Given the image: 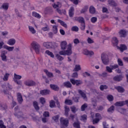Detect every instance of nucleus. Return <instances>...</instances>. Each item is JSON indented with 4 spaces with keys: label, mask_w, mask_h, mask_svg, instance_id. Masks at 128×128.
I'll return each instance as SVG.
<instances>
[{
    "label": "nucleus",
    "mask_w": 128,
    "mask_h": 128,
    "mask_svg": "<svg viewBox=\"0 0 128 128\" xmlns=\"http://www.w3.org/2000/svg\"><path fill=\"white\" fill-rule=\"evenodd\" d=\"M72 44H69L68 46V50H62L59 52L60 56H72Z\"/></svg>",
    "instance_id": "nucleus-1"
},
{
    "label": "nucleus",
    "mask_w": 128,
    "mask_h": 128,
    "mask_svg": "<svg viewBox=\"0 0 128 128\" xmlns=\"http://www.w3.org/2000/svg\"><path fill=\"white\" fill-rule=\"evenodd\" d=\"M53 8H62V4L60 2H58V4H54V5H53Z\"/></svg>",
    "instance_id": "nucleus-58"
},
{
    "label": "nucleus",
    "mask_w": 128,
    "mask_h": 128,
    "mask_svg": "<svg viewBox=\"0 0 128 128\" xmlns=\"http://www.w3.org/2000/svg\"><path fill=\"white\" fill-rule=\"evenodd\" d=\"M64 103L66 104L72 106V100H66Z\"/></svg>",
    "instance_id": "nucleus-42"
},
{
    "label": "nucleus",
    "mask_w": 128,
    "mask_h": 128,
    "mask_svg": "<svg viewBox=\"0 0 128 128\" xmlns=\"http://www.w3.org/2000/svg\"><path fill=\"white\" fill-rule=\"evenodd\" d=\"M107 112L110 114H112L114 112V106H112L108 109Z\"/></svg>",
    "instance_id": "nucleus-30"
},
{
    "label": "nucleus",
    "mask_w": 128,
    "mask_h": 128,
    "mask_svg": "<svg viewBox=\"0 0 128 128\" xmlns=\"http://www.w3.org/2000/svg\"><path fill=\"white\" fill-rule=\"evenodd\" d=\"M22 78V76L16 74V73L14 74V80H20Z\"/></svg>",
    "instance_id": "nucleus-53"
},
{
    "label": "nucleus",
    "mask_w": 128,
    "mask_h": 128,
    "mask_svg": "<svg viewBox=\"0 0 128 128\" xmlns=\"http://www.w3.org/2000/svg\"><path fill=\"white\" fill-rule=\"evenodd\" d=\"M116 90H117L118 92H120L122 94V92H124V88L120 86H114Z\"/></svg>",
    "instance_id": "nucleus-16"
},
{
    "label": "nucleus",
    "mask_w": 128,
    "mask_h": 128,
    "mask_svg": "<svg viewBox=\"0 0 128 128\" xmlns=\"http://www.w3.org/2000/svg\"><path fill=\"white\" fill-rule=\"evenodd\" d=\"M92 22L93 24H94V22H96V20H98V18L96 17H92L90 20Z\"/></svg>",
    "instance_id": "nucleus-61"
},
{
    "label": "nucleus",
    "mask_w": 128,
    "mask_h": 128,
    "mask_svg": "<svg viewBox=\"0 0 128 128\" xmlns=\"http://www.w3.org/2000/svg\"><path fill=\"white\" fill-rule=\"evenodd\" d=\"M4 48H6V50H7L8 52H12L14 50V46H8L6 45H4L3 46Z\"/></svg>",
    "instance_id": "nucleus-19"
},
{
    "label": "nucleus",
    "mask_w": 128,
    "mask_h": 128,
    "mask_svg": "<svg viewBox=\"0 0 128 128\" xmlns=\"http://www.w3.org/2000/svg\"><path fill=\"white\" fill-rule=\"evenodd\" d=\"M101 60L104 64L108 66V62H110V60L108 59V56L106 54H102L101 56Z\"/></svg>",
    "instance_id": "nucleus-4"
},
{
    "label": "nucleus",
    "mask_w": 128,
    "mask_h": 128,
    "mask_svg": "<svg viewBox=\"0 0 128 128\" xmlns=\"http://www.w3.org/2000/svg\"><path fill=\"white\" fill-rule=\"evenodd\" d=\"M70 110H71V111L72 112H73L74 114H76V112H78V109H76V107L75 106H71Z\"/></svg>",
    "instance_id": "nucleus-43"
},
{
    "label": "nucleus",
    "mask_w": 128,
    "mask_h": 128,
    "mask_svg": "<svg viewBox=\"0 0 128 128\" xmlns=\"http://www.w3.org/2000/svg\"><path fill=\"white\" fill-rule=\"evenodd\" d=\"M24 84L28 86H34L36 85V82L32 80H27L24 82Z\"/></svg>",
    "instance_id": "nucleus-8"
},
{
    "label": "nucleus",
    "mask_w": 128,
    "mask_h": 128,
    "mask_svg": "<svg viewBox=\"0 0 128 128\" xmlns=\"http://www.w3.org/2000/svg\"><path fill=\"white\" fill-rule=\"evenodd\" d=\"M50 88L52 90H55V92H58V90H60V87L54 84H50Z\"/></svg>",
    "instance_id": "nucleus-13"
},
{
    "label": "nucleus",
    "mask_w": 128,
    "mask_h": 128,
    "mask_svg": "<svg viewBox=\"0 0 128 128\" xmlns=\"http://www.w3.org/2000/svg\"><path fill=\"white\" fill-rule=\"evenodd\" d=\"M58 22H60V24L61 26H64L66 28H68V25H66V24L64 21L58 19Z\"/></svg>",
    "instance_id": "nucleus-28"
},
{
    "label": "nucleus",
    "mask_w": 128,
    "mask_h": 128,
    "mask_svg": "<svg viewBox=\"0 0 128 128\" xmlns=\"http://www.w3.org/2000/svg\"><path fill=\"white\" fill-rule=\"evenodd\" d=\"M45 52L46 54L50 56L51 58H54V54L52 52H50V50H47Z\"/></svg>",
    "instance_id": "nucleus-36"
},
{
    "label": "nucleus",
    "mask_w": 128,
    "mask_h": 128,
    "mask_svg": "<svg viewBox=\"0 0 128 128\" xmlns=\"http://www.w3.org/2000/svg\"><path fill=\"white\" fill-rule=\"evenodd\" d=\"M118 66H124V62H122V59L120 58L118 59Z\"/></svg>",
    "instance_id": "nucleus-50"
},
{
    "label": "nucleus",
    "mask_w": 128,
    "mask_h": 128,
    "mask_svg": "<svg viewBox=\"0 0 128 128\" xmlns=\"http://www.w3.org/2000/svg\"><path fill=\"white\" fill-rule=\"evenodd\" d=\"M108 86L106 85H101L100 87V90H107Z\"/></svg>",
    "instance_id": "nucleus-52"
},
{
    "label": "nucleus",
    "mask_w": 128,
    "mask_h": 128,
    "mask_svg": "<svg viewBox=\"0 0 128 128\" xmlns=\"http://www.w3.org/2000/svg\"><path fill=\"white\" fill-rule=\"evenodd\" d=\"M78 92L82 97L83 98L84 100H86V95L84 92L82 90H78Z\"/></svg>",
    "instance_id": "nucleus-27"
},
{
    "label": "nucleus",
    "mask_w": 128,
    "mask_h": 128,
    "mask_svg": "<svg viewBox=\"0 0 128 128\" xmlns=\"http://www.w3.org/2000/svg\"><path fill=\"white\" fill-rule=\"evenodd\" d=\"M82 76L84 78H86L87 76H90V74L88 73V72H86L82 74Z\"/></svg>",
    "instance_id": "nucleus-60"
},
{
    "label": "nucleus",
    "mask_w": 128,
    "mask_h": 128,
    "mask_svg": "<svg viewBox=\"0 0 128 128\" xmlns=\"http://www.w3.org/2000/svg\"><path fill=\"white\" fill-rule=\"evenodd\" d=\"M112 44H114L115 46H118V40L116 37H114L112 38Z\"/></svg>",
    "instance_id": "nucleus-32"
},
{
    "label": "nucleus",
    "mask_w": 128,
    "mask_h": 128,
    "mask_svg": "<svg viewBox=\"0 0 128 128\" xmlns=\"http://www.w3.org/2000/svg\"><path fill=\"white\" fill-rule=\"evenodd\" d=\"M43 46L46 48H52V43L48 42H44L43 43Z\"/></svg>",
    "instance_id": "nucleus-22"
},
{
    "label": "nucleus",
    "mask_w": 128,
    "mask_h": 128,
    "mask_svg": "<svg viewBox=\"0 0 128 128\" xmlns=\"http://www.w3.org/2000/svg\"><path fill=\"white\" fill-rule=\"evenodd\" d=\"M30 32H31V33L32 34H34L36 32V31L34 29V28L32 26H28Z\"/></svg>",
    "instance_id": "nucleus-29"
},
{
    "label": "nucleus",
    "mask_w": 128,
    "mask_h": 128,
    "mask_svg": "<svg viewBox=\"0 0 128 128\" xmlns=\"http://www.w3.org/2000/svg\"><path fill=\"white\" fill-rule=\"evenodd\" d=\"M91 102L93 106H98L96 100L92 98Z\"/></svg>",
    "instance_id": "nucleus-46"
},
{
    "label": "nucleus",
    "mask_w": 128,
    "mask_h": 128,
    "mask_svg": "<svg viewBox=\"0 0 128 128\" xmlns=\"http://www.w3.org/2000/svg\"><path fill=\"white\" fill-rule=\"evenodd\" d=\"M58 118H60V116L59 115H56V116H54L52 117V120L56 122H58Z\"/></svg>",
    "instance_id": "nucleus-48"
},
{
    "label": "nucleus",
    "mask_w": 128,
    "mask_h": 128,
    "mask_svg": "<svg viewBox=\"0 0 128 128\" xmlns=\"http://www.w3.org/2000/svg\"><path fill=\"white\" fill-rule=\"evenodd\" d=\"M52 30L54 34H57L58 33V27L56 26H52Z\"/></svg>",
    "instance_id": "nucleus-56"
},
{
    "label": "nucleus",
    "mask_w": 128,
    "mask_h": 128,
    "mask_svg": "<svg viewBox=\"0 0 128 128\" xmlns=\"http://www.w3.org/2000/svg\"><path fill=\"white\" fill-rule=\"evenodd\" d=\"M77 20L81 24H84V18L82 17H78L77 18Z\"/></svg>",
    "instance_id": "nucleus-40"
},
{
    "label": "nucleus",
    "mask_w": 128,
    "mask_h": 128,
    "mask_svg": "<svg viewBox=\"0 0 128 128\" xmlns=\"http://www.w3.org/2000/svg\"><path fill=\"white\" fill-rule=\"evenodd\" d=\"M89 12L92 14H96V8L92 6H91L89 8Z\"/></svg>",
    "instance_id": "nucleus-24"
},
{
    "label": "nucleus",
    "mask_w": 128,
    "mask_h": 128,
    "mask_svg": "<svg viewBox=\"0 0 128 128\" xmlns=\"http://www.w3.org/2000/svg\"><path fill=\"white\" fill-rule=\"evenodd\" d=\"M6 54H8V51L6 50H4L2 52L0 56L3 62H6Z\"/></svg>",
    "instance_id": "nucleus-9"
},
{
    "label": "nucleus",
    "mask_w": 128,
    "mask_h": 128,
    "mask_svg": "<svg viewBox=\"0 0 128 128\" xmlns=\"http://www.w3.org/2000/svg\"><path fill=\"white\" fill-rule=\"evenodd\" d=\"M40 92L42 96H48V94H50V90H40Z\"/></svg>",
    "instance_id": "nucleus-10"
},
{
    "label": "nucleus",
    "mask_w": 128,
    "mask_h": 128,
    "mask_svg": "<svg viewBox=\"0 0 128 128\" xmlns=\"http://www.w3.org/2000/svg\"><path fill=\"white\" fill-rule=\"evenodd\" d=\"M61 50H68V42L66 41H63L61 42L60 44Z\"/></svg>",
    "instance_id": "nucleus-7"
},
{
    "label": "nucleus",
    "mask_w": 128,
    "mask_h": 128,
    "mask_svg": "<svg viewBox=\"0 0 128 128\" xmlns=\"http://www.w3.org/2000/svg\"><path fill=\"white\" fill-rule=\"evenodd\" d=\"M120 38H126V31L124 30H121L119 32Z\"/></svg>",
    "instance_id": "nucleus-12"
},
{
    "label": "nucleus",
    "mask_w": 128,
    "mask_h": 128,
    "mask_svg": "<svg viewBox=\"0 0 128 128\" xmlns=\"http://www.w3.org/2000/svg\"><path fill=\"white\" fill-rule=\"evenodd\" d=\"M106 70H107V72H112V68H110L108 66H106Z\"/></svg>",
    "instance_id": "nucleus-59"
},
{
    "label": "nucleus",
    "mask_w": 128,
    "mask_h": 128,
    "mask_svg": "<svg viewBox=\"0 0 128 128\" xmlns=\"http://www.w3.org/2000/svg\"><path fill=\"white\" fill-rule=\"evenodd\" d=\"M0 108L1 110H6L8 108V106L6 104H0Z\"/></svg>",
    "instance_id": "nucleus-51"
},
{
    "label": "nucleus",
    "mask_w": 128,
    "mask_h": 128,
    "mask_svg": "<svg viewBox=\"0 0 128 128\" xmlns=\"http://www.w3.org/2000/svg\"><path fill=\"white\" fill-rule=\"evenodd\" d=\"M65 88H72V83L70 82V81L66 82L63 84Z\"/></svg>",
    "instance_id": "nucleus-18"
},
{
    "label": "nucleus",
    "mask_w": 128,
    "mask_h": 128,
    "mask_svg": "<svg viewBox=\"0 0 128 128\" xmlns=\"http://www.w3.org/2000/svg\"><path fill=\"white\" fill-rule=\"evenodd\" d=\"M73 126L74 128H80V122H75L74 123Z\"/></svg>",
    "instance_id": "nucleus-49"
},
{
    "label": "nucleus",
    "mask_w": 128,
    "mask_h": 128,
    "mask_svg": "<svg viewBox=\"0 0 128 128\" xmlns=\"http://www.w3.org/2000/svg\"><path fill=\"white\" fill-rule=\"evenodd\" d=\"M1 8H3L4 10H8V3H4L1 6Z\"/></svg>",
    "instance_id": "nucleus-25"
},
{
    "label": "nucleus",
    "mask_w": 128,
    "mask_h": 128,
    "mask_svg": "<svg viewBox=\"0 0 128 128\" xmlns=\"http://www.w3.org/2000/svg\"><path fill=\"white\" fill-rule=\"evenodd\" d=\"M32 16H34L35 18H42V16H40V14L34 12H32Z\"/></svg>",
    "instance_id": "nucleus-34"
},
{
    "label": "nucleus",
    "mask_w": 128,
    "mask_h": 128,
    "mask_svg": "<svg viewBox=\"0 0 128 128\" xmlns=\"http://www.w3.org/2000/svg\"><path fill=\"white\" fill-rule=\"evenodd\" d=\"M88 104L86 103H85L84 104H82V106H81V110L82 112H84V110H86V108H88Z\"/></svg>",
    "instance_id": "nucleus-33"
},
{
    "label": "nucleus",
    "mask_w": 128,
    "mask_h": 128,
    "mask_svg": "<svg viewBox=\"0 0 128 128\" xmlns=\"http://www.w3.org/2000/svg\"><path fill=\"white\" fill-rule=\"evenodd\" d=\"M33 106L36 110H40V106H38V103L36 101L33 102Z\"/></svg>",
    "instance_id": "nucleus-26"
},
{
    "label": "nucleus",
    "mask_w": 128,
    "mask_h": 128,
    "mask_svg": "<svg viewBox=\"0 0 128 128\" xmlns=\"http://www.w3.org/2000/svg\"><path fill=\"white\" fill-rule=\"evenodd\" d=\"M8 76H10V74L6 73L3 78V80H4V82H6L8 80Z\"/></svg>",
    "instance_id": "nucleus-44"
},
{
    "label": "nucleus",
    "mask_w": 128,
    "mask_h": 128,
    "mask_svg": "<svg viewBox=\"0 0 128 128\" xmlns=\"http://www.w3.org/2000/svg\"><path fill=\"white\" fill-rule=\"evenodd\" d=\"M88 120V116L86 114H84L81 116V120L82 122H86V120Z\"/></svg>",
    "instance_id": "nucleus-47"
},
{
    "label": "nucleus",
    "mask_w": 128,
    "mask_h": 128,
    "mask_svg": "<svg viewBox=\"0 0 128 128\" xmlns=\"http://www.w3.org/2000/svg\"><path fill=\"white\" fill-rule=\"evenodd\" d=\"M78 75L77 72L73 73L72 75V77L74 78H78Z\"/></svg>",
    "instance_id": "nucleus-62"
},
{
    "label": "nucleus",
    "mask_w": 128,
    "mask_h": 128,
    "mask_svg": "<svg viewBox=\"0 0 128 128\" xmlns=\"http://www.w3.org/2000/svg\"><path fill=\"white\" fill-rule=\"evenodd\" d=\"M50 106L51 108H54L56 106V102L54 100H51L50 102Z\"/></svg>",
    "instance_id": "nucleus-41"
},
{
    "label": "nucleus",
    "mask_w": 128,
    "mask_h": 128,
    "mask_svg": "<svg viewBox=\"0 0 128 128\" xmlns=\"http://www.w3.org/2000/svg\"><path fill=\"white\" fill-rule=\"evenodd\" d=\"M123 78H124V76L122 75H118L114 76L113 78V80L116 82H120V80H122Z\"/></svg>",
    "instance_id": "nucleus-14"
},
{
    "label": "nucleus",
    "mask_w": 128,
    "mask_h": 128,
    "mask_svg": "<svg viewBox=\"0 0 128 128\" xmlns=\"http://www.w3.org/2000/svg\"><path fill=\"white\" fill-rule=\"evenodd\" d=\"M100 119L95 118L92 120L93 124H98V122H100Z\"/></svg>",
    "instance_id": "nucleus-45"
},
{
    "label": "nucleus",
    "mask_w": 128,
    "mask_h": 128,
    "mask_svg": "<svg viewBox=\"0 0 128 128\" xmlns=\"http://www.w3.org/2000/svg\"><path fill=\"white\" fill-rule=\"evenodd\" d=\"M88 6H84V8L81 10L80 13L84 14V12H88Z\"/></svg>",
    "instance_id": "nucleus-37"
},
{
    "label": "nucleus",
    "mask_w": 128,
    "mask_h": 128,
    "mask_svg": "<svg viewBox=\"0 0 128 128\" xmlns=\"http://www.w3.org/2000/svg\"><path fill=\"white\" fill-rule=\"evenodd\" d=\"M86 28V23H82L80 25V29L82 30H84V29Z\"/></svg>",
    "instance_id": "nucleus-63"
},
{
    "label": "nucleus",
    "mask_w": 128,
    "mask_h": 128,
    "mask_svg": "<svg viewBox=\"0 0 128 128\" xmlns=\"http://www.w3.org/2000/svg\"><path fill=\"white\" fill-rule=\"evenodd\" d=\"M108 4L110 6H116L117 4L114 1V0H108Z\"/></svg>",
    "instance_id": "nucleus-39"
},
{
    "label": "nucleus",
    "mask_w": 128,
    "mask_h": 128,
    "mask_svg": "<svg viewBox=\"0 0 128 128\" xmlns=\"http://www.w3.org/2000/svg\"><path fill=\"white\" fill-rule=\"evenodd\" d=\"M74 8L72 6L69 10V16H70V18H72L74 16Z\"/></svg>",
    "instance_id": "nucleus-20"
},
{
    "label": "nucleus",
    "mask_w": 128,
    "mask_h": 128,
    "mask_svg": "<svg viewBox=\"0 0 128 128\" xmlns=\"http://www.w3.org/2000/svg\"><path fill=\"white\" fill-rule=\"evenodd\" d=\"M107 98L109 102H112L114 100V96L112 95H108L107 96Z\"/></svg>",
    "instance_id": "nucleus-55"
},
{
    "label": "nucleus",
    "mask_w": 128,
    "mask_h": 128,
    "mask_svg": "<svg viewBox=\"0 0 128 128\" xmlns=\"http://www.w3.org/2000/svg\"><path fill=\"white\" fill-rule=\"evenodd\" d=\"M2 88H3V92H4L5 94H8V91L12 90V86L10 85V83H7L2 84Z\"/></svg>",
    "instance_id": "nucleus-3"
},
{
    "label": "nucleus",
    "mask_w": 128,
    "mask_h": 128,
    "mask_svg": "<svg viewBox=\"0 0 128 128\" xmlns=\"http://www.w3.org/2000/svg\"><path fill=\"white\" fill-rule=\"evenodd\" d=\"M82 70V68H80V64H76L75 66V68L73 70V72H78L79 70Z\"/></svg>",
    "instance_id": "nucleus-31"
},
{
    "label": "nucleus",
    "mask_w": 128,
    "mask_h": 128,
    "mask_svg": "<svg viewBox=\"0 0 128 128\" xmlns=\"http://www.w3.org/2000/svg\"><path fill=\"white\" fill-rule=\"evenodd\" d=\"M43 116L44 118H48L50 116V112H44Z\"/></svg>",
    "instance_id": "nucleus-64"
},
{
    "label": "nucleus",
    "mask_w": 128,
    "mask_h": 128,
    "mask_svg": "<svg viewBox=\"0 0 128 128\" xmlns=\"http://www.w3.org/2000/svg\"><path fill=\"white\" fill-rule=\"evenodd\" d=\"M17 100L20 104H22V102H24V99H22V96L20 93H18L17 94Z\"/></svg>",
    "instance_id": "nucleus-11"
},
{
    "label": "nucleus",
    "mask_w": 128,
    "mask_h": 128,
    "mask_svg": "<svg viewBox=\"0 0 128 128\" xmlns=\"http://www.w3.org/2000/svg\"><path fill=\"white\" fill-rule=\"evenodd\" d=\"M72 32H78V28L77 26H74L72 28Z\"/></svg>",
    "instance_id": "nucleus-57"
},
{
    "label": "nucleus",
    "mask_w": 128,
    "mask_h": 128,
    "mask_svg": "<svg viewBox=\"0 0 128 128\" xmlns=\"http://www.w3.org/2000/svg\"><path fill=\"white\" fill-rule=\"evenodd\" d=\"M16 42L14 38H11L8 41L7 44H9V46H14V44H16Z\"/></svg>",
    "instance_id": "nucleus-17"
},
{
    "label": "nucleus",
    "mask_w": 128,
    "mask_h": 128,
    "mask_svg": "<svg viewBox=\"0 0 128 128\" xmlns=\"http://www.w3.org/2000/svg\"><path fill=\"white\" fill-rule=\"evenodd\" d=\"M31 46H32V48L34 50H35L36 54H40V44H38V43L36 42H33L31 44Z\"/></svg>",
    "instance_id": "nucleus-2"
},
{
    "label": "nucleus",
    "mask_w": 128,
    "mask_h": 128,
    "mask_svg": "<svg viewBox=\"0 0 128 128\" xmlns=\"http://www.w3.org/2000/svg\"><path fill=\"white\" fill-rule=\"evenodd\" d=\"M14 114L15 116H16L18 118H22V116H24V114L22 112H18V113Z\"/></svg>",
    "instance_id": "nucleus-38"
},
{
    "label": "nucleus",
    "mask_w": 128,
    "mask_h": 128,
    "mask_svg": "<svg viewBox=\"0 0 128 128\" xmlns=\"http://www.w3.org/2000/svg\"><path fill=\"white\" fill-rule=\"evenodd\" d=\"M44 72L48 78H54V74L52 72H48V70H44Z\"/></svg>",
    "instance_id": "nucleus-21"
},
{
    "label": "nucleus",
    "mask_w": 128,
    "mask_h": 128,
    "mask_svg": "<svg viewBox=\"0 0 128 128\" xmlns=\"http://www.w3.org/2000/svg\"><path fill=\"white\" fill-rule=\"evenodd\" d=\"M120 50L122 52H124V50H128V47L126 44H121L120 47Z\"/></svg>",
    "instance_id": "nucleus-23"
},
{
    "label": "nucleus",
    "mask_w": 128,
    "mask_h": 128,
    "mask_svg": "<svg viewBox=\"0 0 128 128\" xmlns=\"http://www.w3.org/2000/svg\"><path fill=\"white\" fill-rule=\"evenodd\" d=\"M40 102L42 104H46V99L44 97L40 98Z\"/></svg>",
    "instance_id": "nucleus-54"
},
{
    "label": "nucleus",
    "mask_w": 128,
    "mask_h": 128,
    "mask_svg": "<svg viewBox=\"0 0 128 128\" xmlns=\"http://www.w3.org/2000/svg\"><path fill=\"white\" fill-rule=\"evenodd\" d=\"M116 106H124L126 104L125 101H119L116 102L114 104Z\"/></svg>",
    "instance_id": "nucleus-15"
},
{
    "label": "nucleus",
    "mask_w": 128,
    "mask_h": 128,
    "mask_svg": "<svg viewBox=\"0 0 128 128\" xmlns=\"http://www.w3.org/2000/svg\"><path fill=\"white\" fill-rule=\"evenodd\" d=\"M56 60H58L59 62H62V60H64V57L58 54H56Z\"/></svg>",
    "instance_id": "nucleus-35"
},
{
    "label": "nucleus",
    "mask_w": 128,
    "mask_h": 128,
    "mask_svg": "<svg viewBox=\"0 0 128 128\" xmlns=\"http://www.w3.org/2000/svg\"><path fill=\"white\" fill-rule=\"evenodd\" d=\"M70 82L72 84H76L77 86H80V84H82V81L80 80H75L74 79H70Z\"/></svg>",
    "instance_id": "nucleus-6"
},
{
    "label": "nucleus",
    "mask_w": 128,
    "mask_h": 128,
    "mask_svg": "<svg viewBox=\"0 0 128 128\" xmlns=\"http://www.w3.org/2000/svg\"><path fill=\"white\" fill-rule=\"evenodd\" d=\"M60 123L61 126H68L69 121L68 119H64V118H60Z\"/></svg>",
    "instance_id": "nucleus-5"
}]
</instances>
